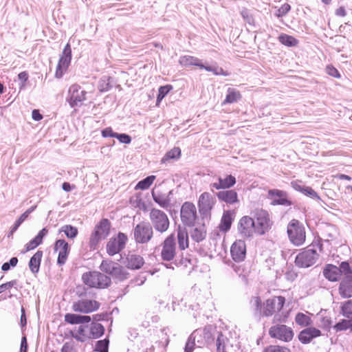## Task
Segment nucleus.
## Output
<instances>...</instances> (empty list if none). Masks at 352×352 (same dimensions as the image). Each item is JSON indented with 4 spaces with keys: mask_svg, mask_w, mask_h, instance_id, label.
<instances>
[{
    "mask_svg": "<svg viewBox=\"0 0 352 352\" xmlns=\"http://www.w3.org/2000/svg\"><path fill=\"white\" fill-rule=\"evenodd\" d=\"M285 302V298L283 296H273L262 302L260 296H252L250 303L256 314L263 317H270L274 316L273 322L286 321L287 314L282 312L281 310Z\"/></svg>",
    "mask_w": 352,
    "mask_h": 352,
    "instance_id": "f257e3e1",
    "label": "nucleus"
},
{
    "mask_svg": "<svg viewBox=\"0 0 352 352\" xmlns=\"http://www.w3.org/2000/svg\"><path fill=\"white\" fill-rule=\"evenodd\" d=\"M316 248L320 250L321 247L319 244H312L299 253L295 260L296 265L300 267H308L314 265L318 257Z\"/></svg>",
    "mask_w": 352,
    "mask_h": 352,
    "instance_id": "f03ea898",
    "label": "nucleus"
},
{
    "mask_svg": "<svg viewBox=\"0 0 352 352\" xmlns=\"http://www.w3.org/2000/svg\"><path fill=\"white\" fill-rule=\"evenodd\" d=\"M83 283L90 287L105 288L109 286L111 279L107 275L99 272H89L82 276Z\"/></svg>",
    "mask_w": 352,
    "mask_h": 352,
    "instance_id": "7ed1b4c3",
    "label": "nucleus"
},
{
    "mask_svg": "<svg viewBox=\"0 0 352 352\" xmlns=\"http://www.w3.org/2000/svg\"><path fill=\"white\" fill-rule=\"evenodd\" d=\"M149 219L155 231L162 234L168 230L170 221L164 212L159 209L153 208L149 212Z\"/></svg>",
    "mask_w": 352,
    "mask_h": 352,
    "instance_id": "20e7f679",
    "label": "nucleus"
},
{
    "mask_svg": "<svg viewBox=\"0 0 352 352\" xmlns=\"http://www.w3.org/2000/svg\"><path fill=\"white\" fill-rule=\"evenodd\" d=\"M287 234L290 241L299 246L305 241V231L303 226L298 220L292 219L287 226Z\"/></svg>",
    "mask_w": 352,
    "mask_h": 352,
    "instance_id": "39448f33",
    "label": "nucleus"
},
{
    "mask_svg": "<svg viewBox=\"0 0 352 352\" xmlns=\"http://www.w3.org/2000/svg\"><path fill=\"white\" fill-rule=\"evenodd\" d=\"M252 214L254 220L256 232L259 235L265 234L272 226L268 212L262 209H257Z\"/></svg>",
    "mask_w": 352,
    "mask_h": 352,
    "instance_id": "423d86ee",
    "label": "nucleus"
},
{
    "mask_svg": "<svg viewBox=\"0 0 352 352\" xmlns=\"http://www.w3.org/2000/svg\"><path fill=\"white\" fill-rule=\"evenodd\" d=\"M111 224L108 219H102L98 225L96 226L94 232L90 237V247L95 249L98 243L106 239L109 234Z\"/></svg>",
    "mask_w": 352,
    "mask_h": 352,
    "instance_id": "0eeeda50",
    "label": "nucleus"
},
{
    "mask_svg": "<svg viewBox=\"0 0 352 352\" xmlns=\"http://www.w3.org/2000/svg\"><path fill=\"white\" fill-rule=\"evenodd\" d=\"M216 204L215 197L208 192L200 195L197 201L199 213L205 217L210 216L211 210Z\"/></svg>",
    "mask_w": 352,
    "mask_h": 352,
    "instance_id": "6e6552de",
    "label": "nucleus"
},
{
    "mask_svg": "<svg viewBox=\"0 0 352 352\" xmlns=\"http://www.w3.org/2000/svg\"><path fill=\"white\" fill-rule=\"evenodd\" d=\"M133 234L137 243H146L153 237V228L148 223L141 222L135 227Z\"/></svg>",
    "mask_w": 352,
    "mask_h": 352,
    "instance_id": "1a4fd4ad",
    "label": "nucleus"
},
{
    "mask_svg": "<svg viewBox=\"0 0 352 352\" xmlns=\"http://www.w3.org/2000/svg\"><path fill=\"white\" fill-rule=\"evenodd\" d=\"M161 258L163 261H172L176 255L175 234L168 236L161 244Z\"/></svg>",
    "mask_w": 352,
    "mask_h": 352,
    "instance_id": "9d476101",
    "label": "nucleus"
},
{
    "mask_svg": "<svg viewBox=\"0 0 352 352\" xmlns=\"http://www.w3.org/2000/svg\"><path fill=\"white\" fill-rule=\"evenodd\" d=\"M100 306V303L95 300L81 298L73 303L72 309L76 312L89 314L97 311Z\"/></svg>",
    "mask_w": 352,
    "mask_h": 352,
    "instance_id": "9b49d317",
    "label": "nucleus"
},
{
    "mask_svg": "<svg viewBox=\"0 0 352 352\" xmlns=\"http://www.w3.org/2000/svg\"><path fill=\"white\" fill-rule=\"evenodd\" d=\"M180 216L184 224L188 226H193L197 218L195 206L188 201L184 203L181 208Z\"/></svg>",
    "mask_w": 352,
    "mask_h": 352,
    "instance_id": "f8f14e48",
    "label": "nucleus"
},
{
    "mask_svg": "<svg viewBox=\"0 0 352 352\" xmlns=\"http://www.w3.org/2000/svg\"><path fill=\"white\" fill-rule=\"evenodd\" d=\"M127 236L119 232L116 237H112L107 244V252L109 255L113 256L119 253L125 247L127 242Z\"/></svg>",
    "mask_w": 352,
    "mask_h": 352,
    "instance_id": "ddd939ff",
    "label": "nucleus"
},
{
    "mask_svg": "<svg viewBox=\"0 0 352 352\" xmlns=\"http://www.w3.org/2000/svg\"><path fill=\"white\" fill-rule=\"evenodd\" d=\"M72 60V50L70 45L67 43L63 53L59 58L58 63L56 67L55 76L57 78H60L64 73L67 71Z\"/></svg>",
    "mask_w": 352,
    "mask_h": 352,
    "instance_id": "4468645a",
    "label": "nucleus"
},
{
    "mask_svg": "<svg viewBox=\"0 0 352 352\" xmlns=\"http://www.w3.org/2000/svg\"><path fill=\"white\" fill-rule=\"evenodd\" d=\"M269 334L272 338L285 342L292 340L294 336L292 329L285 324H276L271 327L269 330Z\"/></svg>",
    "mask_w": 352,
    "mask_h": 352,
    "instance_id": "2eb2a0df",
    "label": "nucleus"
},
{
    "mask_svg": "<svg viewBox=\"0 0 352 352\" xmlns=\"http://www.w3.org/2000/svg\"><path fill=\"white\" fill-rule=\"evenodd\" d=\"M239 234L243 238H250L256 232L254 220L249 217L244 216L240 219L237 227Z\"/></svg>",
    "mask_w": 352,
    "mask_h": 352,
    "instance_id": "dca6fc26",
    "label": "nucleus"
},
{
    "mask_svg": "<svg viewBox=\"0 0 352 352\" xmlns=\"http://www.w3.org/2000/svg\"><path fill=\"white\" fill-rule=\"evenodd\" d=\"M87 92L80 85L74 84L69 89V102L72 107L80 105L86 100Z\"/></svg>",
    "mask_w": 352,
    "mask_h": 352,
    "instance_id": "f3484780",
    "label": "nucleus"
},
{
    "mask_svg": "<svg viewBox=\"0 0 352 352\" xmlns=\"http://www.w3.org/2000/svg\"><path fill=\"white\" fill-rule=\"evenodd\" d=\"M100 268L102 271L119 279H124L126 277L123 268L118 263L112 261H103Z\"/></svg>",
    "mask_w": 352,
    "mask_h": 352,
    "instance_id": "a211bd4d",
    "label": "nucleus"
},
{
    "mask_svg": "<svg viewBox=\"0 0 352 352\" xmlns=\"http://www.w3.org/2000/svg\"><path fill=\"white\" fill-rule=\"evenodd\" d=\"M230 254L235 262L244 261L246 256V244L245 241L241 239L235 241L231 245Z\"/></svg>",
    "mask_w": 352,
    "mask_h": 352,
    "instance_id": "6ab92c4d",
    "label": "nucleus"
},
{
    "mask_svg": "<svg viewBox=\"0 0 352 352\" xmlns=\"http://www.w3.org/2000/svg\"><path fill=\"white\" fill-rule=\"evenodd\" d=\"M54 250L58 253L57 263L59 265H64L67 261L70 251L68 243L64 239L57 240L54 244Z\"/></svg>",
    "mask_w": 352,
    "mask_h": 352,
    "instance_id": "aec40b11",
    "label": "nucleus"
},
{
    "mask_svg": "<svg viewBox=\"0 0 352 352\" xmlns=\"http://www.w3.org/2000/svg\"><path fill=\"white\" fill-rule=\"evenodd\" d=\"M321 331L315 327H308L298 335L299 340L303 344L309 343L314 338L320 336Z\"/></svg>",
    "mask_w": 352,
    "mask_h": 352,
    "instance_id": "412c9836",
    "label": "nucleus"
},
{
    "mask_svg": "<svg viewBox=\"0 0 352 352\" xmlns=\"http://www.w3.org/2000/svg\"><path fill=\"white\" fill-rule=\"evenodd\" d=\"M217 197L220 201L228 204L239 203L237 192L234 190H222L217 193Z\"/></svg>",
    "mask_w": 352,
    "mask_h": 352,
    "instance_id": "4be33fe9",
    "label": "nucleus"
},
{
    "mask_svg": "<svg viewBox=\"0 0 352 352\" xmlns=\"http://www.w3.org/2000/svg\"><path fill=\"white\" fill-rule=\"evenodd\" d=\"M171 193L172 191H169L168 194H166L155 190H153L151 192L153 200L163 208H168L170 206L169 195Z\"/></svg>",
    "mask_w": 352,
    "mask_h": 352,
    "instance_id": "5701e85b",
    "label": "nucleus"
},
{
    "mask_svg": "<svg viewBox=\"0 0 352 352\" xmlns=\"http://www.w3.org/2000/svg\"><path fill=\"white\" fill-rule=\"evenodd\" d=\"M339 293L344 298L352 296V277L344 278L339 287Z\"/></svg>",
    "mask_w": 352,
    "mask_h": 352,
    "instance_id": "b1692460",
    "label": "nucleus"
},
{
    "mask_svg": "<svg viewBox=\"0 0 352 352\" xmlns=\"http://www.w3.org/2000/svg\"><path fill=\"white\" fill-rule=\"evenodd\" d=\"M323 274L324 277L330 281H336L340 276L338 267L333 265H328L324 269Z\"/></svg>",
    "mask_w": 352,
    "mask_h": 352,
    "instance_id": "393cba45",
    "label": "nucleus"
},
{
    "mask_svg": "<svg viewBox=\"0 0 352 352\" xmlns=\"http://www.w3.org/2000/svg\"><path fill=\"white\" fill-rule=\"evenodd\" d=\"M65 320L69 324H84L91 321L90 316H80L74 314H67L65 316Z\"/></svg>",
    "mask_w": 352,
    "mask_h": 352,
    "instance_id": "a878e982",
    "label": "nucleus"
},
{
    "mask_svg": "<svg viewBox=\"0 0 352 352\" xmlns=\"http://www.w3.org/2000/svg\"><path fill=\"white\" fill-rule=\"evenodd\" d=\"M126 259L127 267L133 270L140 269L144 263L143 258L137 254H129Z\"/></svg>",
    "mask_w": 352,
    "mask_h": 352,
    "instance_id": "bb28decb",
    "label": "nucleus"
},
{
    "mask_svg": "<svg viewBox=\"0 0 352 352\" xmlns=\"http://www.w3.org/2000/svg\"><path fill=\"white\" fill-rule=\"evenodd\" d=\"M43 252L38 250L31 257L29 267L32 273L36 274L38 272Z\"/></svg>",
    "mask_w": 352,
    "mask_h": 352,
    "instance_id": "cd10ccee",
    "label": "nucleus"
},
{
    "mask_svg": "<svg viewBox=\"0 0 352 352\" xmlns=\"http://www.w3.org/2000/svg\"><path fill=\"white\" fill-rule=\"evenodd\" d=\"M88 329L90 339H96L100 338L103 335L104 331V327L101 324L97 322L91 323L90 327H88Z\"/></svg>",
    "mask_w": 352,
    "mask_h": 352,
    "instance_id": "c85d7f7f",
    "label": "nucleus"
},
{
    "mask_svg": "<svg viewBox=\"0 0 352 352\" xmlns=\"http://www.w3.org/2000/svg\"><path fill=\"white\" fill-rule=\"evenodd\" d=\"M177 240L180 250H184L188 248V235L186 230L181 229L180 228L178 229Z\"/></svg>",
    "mask_w": 352,
    "mask_h": 352,
    "instance_id": "c756f323",
    "label": "nucleus"
},
{
    "mask_svg": "<svg viewBox=\"0 0 352 352\" xmlns=\"http://www.w3.org/2000/svg\"><path fill=\"white\" fill-rule=\"evenodd\" d=\"M72 336L76 340L80 342H85L90 339L87 326H80L78 329L73 333Z\"/></svg>",
    "mask_w": 352,
    "mask_h": 352,
    "instance_id": "7c9ffc66",
    "label": "nucleus"
},
{
    "mask_svg": "<svg viewBox=\"0 0 352 352\" xmlns=\"http://www.w3.org/2000/svg\"><path fill=\"white\" fill-rule=\"evenodd\" d=\"M206 235V231L204 225L199 226L193 228L190 232L191 238L199 242L204 240Z\"/></svg>",
    "mask_w": 352,
    "mask_h": 352,
    "instance_id": "2f4dec72",
    "label": "nucleus"
},
{
    "mask_svg": "<svg viewBox=\"0 0 352 352\" xmlns=\"http://www.w3.org/2000/svg\"><path fill=\"white\" fill-rule=\"evenodd\" d=\"M232 217L229 211H226L223 213L221 220L219 228L221 231L226 232L230 230L232 222Z\"/></svg>",
    "mask_w": 352,
    "mask_h": 352,
    "instance_id": "473e14b6",
    "label": "nucleus"
},
{
    "mask_svg": "<svg viewBox=\"0 0 352 352\" xmlns=\"http://www.w3.org/2000/svg\"><path fill=\"white\" fill-rule=\"evenodd\" d=\"M179 63H180V65L185 67H188L191 65L199 67L201 60L199 58L194 56H184L180 57Z\"/></svg>",
    "mask_w": 352,
    "mask_h": 352,
    "instance_id": "72a5a7b5",
    "label": "nucleus"
},
{
    "mask_svg": "<svg viewBox=\"0 0 352 352\" xmlns=\"http://www.w3.org/2000/svg\"><path fill=\"white\" fill-rule=\"evenodd\" d=\"M241 97V96L239 91H236L234 89L229 88L228 89V94L226 99L223 102V104L237 102L239 100H240Z\"/></svg>",
    "mask_w": 352,
    "mask_h": 352,
    "instance_id": "f704fd0d",
    "label": "nucleus"
},
{
    "mask_svg": "<svg viewBox=\"0 0 352 352\" xmlns=\"http://www.w3.org/2000/svg\"><path fill=\"white\" fill-rule=\"evenodd\" d=\"M279 41L283 44L288 47H294L298 45V41L294 37L287 34H280L278 37Z\"/></svg>",
    "mask_w": 352,
    "mask_h": 352,
    "instance_id": "c9c22d12",
    "label": "nucleus"
},
{
    "mask_svg": "<svg viewBox=\"0 0 352 352\" xmlns=\"http://www.w3.org/2000/svg\"><path fill=\"white\" fill-rule=\"evenodd\" d=\"M60 232H64L68 239H74L78 234V229L71 225H65L59 230Z\"/></svg>",
    "mask_w": 352,
    "mask_h": 352,
    "instance_id": "e433bc0d",
    "label": "nucleus"
},
{
    "mask_svg": "<svg viewBox=\"0 0 352 352\" xmlns=\"http://www.w3.org/2000/svg\"><path fill=\"white\" fill-rule=\"evenodd\" d=\"M155 179V175H151L145 179L140 181L135 187V190H146L148 189Z\"/></svg>",
    "mask_w": 352,
    "mask_h": 352,
    "instance_id": "4c0bfd02",
    "label": "nucleus"
},
{
    "mask_svg": "<svg viewBox=\"0 0 352 352\" xmlns=\"http://www.w3.org/2000/svg\"><path fill=\"white\" fill-rule=\"evenodd\" d=\"M180 155L181 150L178 147L173 148L166 153V155L162 159V162L166 163L169 160L178 159Z\"/></svg>",
    "mask_w": 352,
    "mask_h": 352,
    "instance_id": "58836bf2",
    "label": "nucleus"
},
{
    "mask_svg": "<svg viewBox=\"0 0 352 352\" xmlns=\"http://www.w3.org/2000/svg\"><path fill=\"white\" fill-rule=\"evenodd\" d=\"M219 180L223 189L231 188L236 184V179L232 175H228L225 178L219 177Z\"/></svg>",
    "mask_w": 352,
    "mask_h": 352,
    "instance_id": "ea45409f",
    "label": "nucleus"
},
{
    "mask_svg": "<svg viewBox=\"0 0 352 352\" xmlns=\"http://www.w3.org/2000/svg\"><path fill=\"white\" fill-rule=\"evenodd\" d=\"M296 322L301 326H308L311 324L310 317L302 313H299L296 316Z\"/></svg>",
    "mask_w": 352,
    "mask_h": 352,
    "instance_id": "a19ab883",
    "label": "nucleus"
},
{
    "mask_svg": "<svg viewBox=\"0 0 352 352\" xmlns=\"http://www.w3.org/2000/svg\"><path fill=\"white\" fill-rule=\"evenodd\" d=\"M173 89L172 85H167L162 86L159 88L158 95L157 97V105L161 102V100L168 94V93Z\"/></svg>",
    "mask_w": 352,
    "mask_h": 352,
    "instance_id": "79ce46f5",
    "label": "nucleus"
},
{
    "mask_svg": "<svg viewBox=\"0 0 352 352\" xmlns=\"http://www.w3.org/2000/svg\"><path fill=\"white\" fill-rule=\"evenodd\" d=\"M341 313L346 318L352 317V300L343 303L341 307Z\"/></svg>",
    "mask_w": 352,
    "mask_h": 352,
    "instance_id": "37998d69",
    "label": "nucleus"
},
{
    "mask_svg": "<svg viewBox=\"0 0 352 352\" xmlns=\"http://www.w3.org/2000/svg\"><path fill=\"white\" fill-rule=\"evenodd\" d=\"M110 78L109 76H103L100 78L98 82V89L101 92L107 91L111 86H110Z\"/></svg>",
    "mask_w": 352,
    "mask_h": 352,
    "instance_id": "c03bdc74",
    "label": "nucleus"
},
{
    "mask_svg": "<svg viewBox=\"0 0 352 352\" xmlns=\"http://www.w3.org/2000/svg\"><path fill=\"white\" fill-rule=\"evenodd\" d=\"M351 323L352 321L351 320H342L340 322L335 324L333 328L336 331H344L349 328L351 329Z\"/></svg>",
    "mask_w": 352,
    "mask_h": 352,
    "instance_id": "a18cd8bd",
    "label": "nucleus"
},
{
    "mask_svg": "<svg viewBox=\"0 0 352 352\" xmlns=\"http://www.w3.org/2000/svg\"><path fill=\"white\" fill-rule=\"evenodd\" d=\"M338 270H340V276L343 274L345 276L344 278L352 277V271L348 263L342 262Z\"/></svg>",
    "mask_w": 352,
    "mask_h": 352,
    "instance_id": "49530a36",
    "label": "nucleus"
},
{
    "mask_svg": "<svg viewBox=\"0 0 352 352\" xmlns=\"http://www.w3.org/2000/svg\"><path fill=\"white\" fill-rule=\"evenodd\" d=\"M199 67L201 69H204L208 72H212L215 75H223V76L227 75V74L225 73L224 71L223 70V69L221 67H212L210 66H205L203 64H201V63H200Z\"/></svg>",
    "mask_w": 352,
    "mask_h": 352,
    "instance_id": "de8ad7c7",
    "label": "nucleus"
},
{
    "mask_svg": "<svg viewBox=\"0 0 352 352\" xmlns=\"http://www.w3.org/2000/svg\"><path fill=\"white\" fill-rule=\"evenodd\" d=\"M264 352H290V350L285 346L274 345L267 347Z\"/></svg>",
    "mask_w": 352,
    "mask_h": 352,
    "instance_id": "09e8293b",
    "label": "nucleus"
},
{
    "mask_svg": "<svg viewBox=\"0 0 352 352\" xmlns=\"http://www.w3.org/2000/svg\"><path fill=\"white\" fill-rule=\"evenodd\" d=\"M290 6L288 3H285L277 10L275 14L278 17L283 16L290 10Z\"/></svg>",
    "mask_w": 352,
    "mask_h": 352,
    "instance_id": "8fccbe9b",
    "label": "nucleus"
},
{
    "mask_svg": "<svg viewBox=\"0 0 352 352\" xmlns=\"http://www.w3.org/2000/svg\"><path fill=\"white\" fill-rule=\"evenodd\" d=\"M302 193L310 197L311 198L320 199V197L318 196V193L311 187L305 186Z\"/></svg>",
    "mask_w": 352,
    "mask_h": 352,
    "instance_id": "3c124183",
    "label": "nucleus"
},
{
    "mask_svg": "<svg viewBox=\"0 0 352 352\" xmlns=\"http://www.w3.org/2000/svg\"><path fill=\"white\" fill-rule=\"evenodd\" d=\"M326 72L331 76L334 78H340V74L338 69L335 68L333 65H329L326 67Z\"/></svg>",
    "mask_w": 352,
    "mask_h": 352,
    "instance_id": "603ef678",
    "label": "nucleus"
},
{
    "mask_svg": "<svg viewBox=\"0 0 352 352\" xmlns=\"http://www.w3.org/2000/svg\"><path fill=\"white\" fill-rule=\"evenodd\" d=\"M108 344L109 341L107 340H99L97 342V349L100 352H108Z\"/></svg>",
    "mask_w": 352,
    "mask_h": 352,
    "instance_id": "864d4df0",
    "label": "nucleus"
},
{
    "mask_svg": "<svg viewBox=\"0 0 352 352\" xmlns=\"http://www.w3.org/2000/svg\"><path fill=\"white\" fill-rule=\"evenodd\" d=\"M116 138H117L121 143L124 144H130L131 142V137L125 133H117Z\"/></svg>",
    "mask_w": 352,
    "mask_h": 352,
    "instance_id": "5fc2aeb1",
    "label": "nucleus"
},
{
    "mask_svg": "<svg viewBox=\"0 0 352 352\" xmlns=\"http://www.w3.org/2000/svg\"><path fill=\"white\" fill-rule=\"evenodd\" d=\"M17 281L16 280H13L9 282H7L6 283H3L0 285V294L2 293L3 291L12 288V287H14L16 285Z\"/></svg>",
    "mask_w": 352,
    "mask_h": 352,
    "instance_id": "6e6d98bb",
    "label": "nucleus"
},
{
    "mask_svg": "<svg viewBox=\"0 0 352 352\" xmlns=\"http://www.w3.org/2000/svg\"><path fill=\"white\" fill-rule=\"evenodd\" d=\"M26 214H21L19 218L16 221V222L14 223V225L13 226L12 230H11V233L12 234L14 232H15L18 228L20 226V225L27 219V217H25Z\"/></svg>",
    "mask_w": 352,
    "mask_h": 352,
    "instance_id": "4d7b16f0",
    "label": "nucleus"
},
{
    "mask_svg": "<svg viewBox=\"0 0 352 352\" xmlns=\"http://www.w3.org/2000/svg\"><path fill=\"white\" fill-rule=\"evenodd\" d=\"M38 245H40V243L38 242V241L36 239H35V238H34L32 240H31L30 242H28L25 245V250L24 252H26L31 250L34 249Z\"/></svg>",
    "mask_w": 352,
    "mask_h": 352,
    "instance_id": "13d9d810",
    "label": "nucleus"
},
{
    "mask_svg": "<svg viewBox=\"0 0 352 352\" xmlns=\"http://www.w3.org/2000/svg\"><path fill=\"white\" fill-rule=\"evenodd\" d=\"M117 133L113 131L111 127H107L102 131V135L104 138H116Z\"/></svg>",
    "mask_w": 352,
    "mask_h": 352,
    "instance_id": "bf43d9fd",
    "label": "nucleus"
},
{
    "mask_svg": "<svg viewBox=\"0 0 352 352\" xmlns=\"http://www.w3.org/2000/svg\"><path fill=\"white\" fill-rule=\"evenodd\" d=\"M268 195L270 197H274H274H286V192H284L283 190H277V189H274V190H269Z\"/></svg>",
    "mask_w": 352,
    "mask_h": 352,
    "instance_id": "052dcab7",
    "label": "nucleus"
},
{
    "mask_svg": "<svg viewBox=\"0 0 352 352\" xmlns=\"http://www.w3.org/2000/svg\"><path fill=\"white\" fill-rule=\"evenodd\" d=\"M291 185L294 189L300 192H302L305 186L302 184V182L299 180L293 181L291 182Z\"/></svg>",
    "mask_w": 352,
    "mask_h": 352,
    "instance_id": "680f3d73",
    "label": "nucleus"
},
{
    "mask_svg": "<svg viewBox=\"0 0 352 352\" xmlns=\"http://www.w3.org/2000/svg\"><path fill=\"white\" fill-rule=\"evenodd\" d=\"M274 205H289L290 202L285 197H278V199H274L272 202Z\"/></svg>",
    "mask_w": 352,
    "mask_h": 352,
    "instance_id": "e2e57ef3",
    "label": "nucleus"
},
{
    "mask_svg": "<svg viewBox=\"0 0 352 352\" xmlns=\"http://www.w3.org/2000/svg\"><path fill=\"white\" fill-rule=\"evenodd\" d=\"M221 335H219L217 339V352H226L225 345L222 344Z\"/></svg>",
    "mask_w": 352,
    "mask_h": 352,
    "instance_id": "0e129e2a",
    "label": "nucleus"
},
{
    "mask_svg": "<svg viewBox=\"0 0 352 352\" xmlns=\"http://www.w3.org/2000/svg\"><path fill=\"white\" fill-rule=\"evenodd\" d=\"M241 16H243V18L250 24L252 23L253 22V19L252 17V16L250 14L249 12L248 11V10L246 9H244L241 12Z\"/></svg>",
    "mask_w": 352,
    "mask_h": 352,
    "instance_id": "69168bd1",
    "label": "nucleus"
},
{
    "mask_svg": "<svg viewBox=\"0 0 352 352\" xmlns=\"http://www.w3.org/2000/svg\"><path fill=\"white\" fill-rule=\"evenodd\" d=\"M48 230L45 228H43L38 234L34 237L35 239L41 244L43 241V237L47 234Z\"/></svg>",
    "mask_w": 352,
    "mask_h": 352,
    "instance_id": "338daca9",
    "label": "nucleus"
},
{
    "mask_svg": "<svg viewBox=\"0 0 352 352\" xmlns=\"http://www.w3.org/2000/svg\"><path fill=\"white\" fill-rule=\"evenodd\" d=\"M61 352H76V350L71 343H65L61 349Z\"/></svg>",
    "mask_w": 352,
    "mask_h": 352,
    "instance_id": "774afa93",
    "label": "nucleus"
}]
</instances>
